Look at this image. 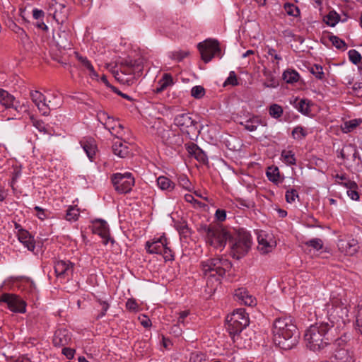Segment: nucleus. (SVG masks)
<instances>
[{
	"instance_id": "1",
	"label": "nucleus",
	"mask_w": 362,
	"mask_h": 362,
	"mask_svg": "<svg viewBox=\"0 0 362 362\" xmlns=\"http://www.w3.org/2000/svg\"><path fill=\"white\" fill-rule=\"evenodd\" d=\"M273 341L280 349L291 350L296 347L300 332L290 317H279L274 320L272 327Z\"/></svg>"
},
{
	"instance_id": "2",
	"label": "nucleus",
	"mask_w": 362,
	"mask_h": 362,
	"mask_svg": "<svg viewBox=\"0 0 362 362\" xmlns=\"http://www.w3.org/2000/svg\"><path fill=\"white\" fill-rule=\"evenodd\" d=\"M331 327L327 322L310 325L304 334L307 348L313 351H318L326 347L329 344L327 334Z\"/></svg>"
},
{
	"instance_id": "3",
	"label": "nucleus",
	"mask_w": 362,
	"mask_h": 362,
	"mask_svg": "<svg viewBox=\"0 0 362 362\" xmlns=\"http://www.w3.org/2000/svg\"><path fill=\"white\" fill-rule=\"evenodd\" d=\"M228 243L232 257L239 259L244 257L250 249L252 238L248 232L241 229L230 235Z\"/></svg>"
},
{
	"instance_id": "4",
	"label": "nucleus",
	"mask_w": 362,
	"mask_h": 362,
	"mask_svg": "<svg viewBox=\"0 0 362 362\" xmlns=\"http://www.w3.org/2000/svg\"><path fill=\"white\" fill-rule=\"evenodd\" d=\"M231 267L230 262L223 257L211 258L201 262L203 274L205 276L216 278V281H219Z\"/></svg>"
},
{
	"instance_id": "5",
	"label": "nucleus",
	"mask_w": 362,
	"mask_h": 362,
	"mask_svg": "<svg viewBox=\"0 0 362 362\" xmlns=\"http://www.w3.org/2000/svg\"><path fill=\"white\" fill-rule=\"evenodd\" d=\"M226 322V329L233 341L235 342L240 332L249 325L250 320L245 309L238 308L227 316Z\"/></svg>"
},
{
	"instance_id": "6",
	"label": "nucleus",
	"mask_w": 362,
	"mask_h": 362,
	"mask_svg": "<svg viewBox=\"0 0 362 362\" xmlns=\"http://www.w3.org/2000/svg\"><path fill=\"white\" fill-rule=\"evenodd\" d=\"M202 229L205 233L206 243L216 249L221 250L229 240L230 234L220 226L205 225Z\"/></svg>"
},
{
	"instance_id": "7",
	"label": "nucleus",
	"mask_w": 362,
	"mask_h": 362,
	"mask_svg": "<svg viewBox=\"0 0 362 362\" xmlns=\"http://www.w3.org/2000/svg\"><path fill=\"white\" fill-rule=\"evenodd\" d=\"M153 128L156 130L155 134L161 139L164 144L173 148L182 146L183 143L182 135L165 124L158 122L153 126Z\"/></svg>"
},
{
	"instance_id": "8",
	"label": "nucleus",
	"mask_w": 362,
	"mask_h": 362,
	"mask_svg": "<svg viewBox=\"0 0 362 362\" xmlns=\"http://www.w3.org/2000/svg\"><path fill=\"white\" fill-rule=\"evenodd\" d=\"M168 244L167 238L162 235L158 238H154L151 241H147L145 248L147 252L150 254L161 255L165 261L173 260V253Z\"/></svg>"
},
{
	"instance_id": "9",
	"label": "nucleus",
	"mask_w": 362,
	"mask_h": 362,
	"mask_svg": "<svg viewBox=\"0 0 362 362\" xmlns=\"http://www.w3.org/2000/svg\"><path fill=\"white\" fill-rule=\"evenodd\" d=\"M197 47L200 52L202 59L205 63L210 62L214 57L219 58L222 57L219 42L216 40H206L199 42Z\"/></svg>"
},
{
	"instance_id": "10",
	"label": "nucleus",
	"mask_w": 362,
	"mask_h": 362,
	"mask_svg": "<svg viewBox=\"0 0 362 362\" xmlns=\"http://www.w3.org/2000/svg\"><path fill=\"white\" fill-rule=\"evenodd\" d=\"M112 182L118 193L127 194L134 185V178L131 173H115L112 177Z\"/></svg>"
},
{
	"instance_id": "11",
	"label": "nucleus",
	"mask_w": 362,
	"mask_h": 362,
	"mask_svg": "<svg viewBox=\"0 0 362 362\" xmlns=\"http://www.w3.org/2000/svg\"><path fill=\"white\" fill-rule=\"evenodd\" d=\"M1 303H6L11 312L17 313L26 312V302L18 295L4 293L0 296Z\"/></svg>"
},
{
	"instance_id": "12",
	"label": "nucleus",
	"mask_w": 362,
	"mask_h": 362,
	"mask_svg": "<svg viewBox=\"0 0 362 362\" xmlns=\"http://www.w3.org/2000/svg\"><path fill=\"white\" fill-rule=\"evenodd\" d=\"M174 124L187 134H195L199 132L197 122L193 119L189 113H181L176 115L174 118Z\"/></svg>"
},
{
	"instance_id": "13",
	"label": "nucleus",
	"mask_w": 362,
	"mask_h": 362,
	"mask_svg": "<svg viewBox=\"0 0 362 362\" xmlns=\"http://www.w3.org/2000/svg\"><path fill=\"white\" fill-rule=\"evenodd\" d=\"M98 121L115 136L122 134L123 127L107 112L100 111L97 114Z\"/></svg>"
},
{
	"instance_id": "14",
	"label": "nucleus",
	"mask_w": 362,
	"mask_h": 362,
	"mask_svg": "<svg viewBox=\"0 0 362 362\" xmlns=\"http://www.w3.org/2000/svg\"><path fill=\"white\" fill-rule=\"evenodd\" d=\"M74 264L69 260H59L54 264V272L57 278L66 279L72 275Z\"/></svg>"
},
{
	"instance_id": "15",
	"label": "nucleus",
	"mask_w": 362,
	"mask_h": 362,
	"mask_svg": "<svg viewBox=\"0 0 362 362\" xmlns=\"http://www.w3.org/2000/svg\"><path fill=\"white\" fill-rule=\"evenodd\" d=\"M120 135L115 136L113 141L112 150L113 153L119 158H127L131 154L132 149L129 144L120 138Z\"/></svg>"
},
{
	"instance_id": "16",
	"label": "nucleus",
	"mask_w": 362,
	"mask_h": 362,
	"mask_svg": "<svg viewBox=\"0 0 362 362\" xmlns=\"http://www.w3.org/2000/svg\"><path fill=\"white\" fill-rule=\"evenodd\" d=\"M93 232L103 239V244L107 245L109 240L113 243L114 240L110 239V230L107 222L104 220H97L93 223Z\"/></svg>"
},
{
	"instance_id": "17",
	"label": "nucleus",
	"mask_w": 362,
	"mask_h": 362,
	"mask_svg": "<svg viewBox=\"0 0 362 362\" xmlns=\"http://www.w3.org/2000/svg\"><path fill=\"white\" fill-rule=\"evenodd\" d=\"M53 40L59 49H69L71 47V40L69 32L57 30L53 34Z\"/></svg>"
},
{
	"instance_id": "18",
	"label": "nucleus",
	"mask_w": 362,
	"mask_h": 362,
	"mask_svg": "<svg viewBox=\"0 0 362 362\" xmlns=\"http://www.w3.org/2000/svg\"><path fill=\"white\" fill-rule=\"evenodd\" d=\"M71 339V333L66 329H57L53 337V344L57 347L68 345Z\"/></svg>"
},
{
	"instance_id": "19",
	"label": "nucleus",
	"mask_w": 362,
	"mask_h": 362,
	"mask_svg": "<svg viewBox=\"0 0 362 362\" xmlns=\"http://www.w3.org/2000/svg\"><path fill=\"white\" fill-rule=\"evenodd\" d=\"M235 297L236 300L241 304L248 306H252L256 304L255 298L245 288L236 289L235 291Z\"/></svg>"
},
{
	"instance_id": "20",
	"label": "nucleus",
	"mask_w": 362,
	"mask_h": 362,
	"mask_svg": "<svg viewBox=\"0 0 362 362\" xmlns=\"http://www.w3.org/2000/svg\"><path fill=\"white\" fill-rule=\"evenodd\" d=\"M339 246L343 252L349 256L355 255L359 249L358 240L354 238L346 241L340 240Z\"/></svg>"
},
{
	"instance_id": "21",
	"label": "nucleus",
	"mask_w": 362,
	"mask_h": 362,
	"mask_svg": "<svg viewBox=\"0 0 362 362\" xmlns=\"http://www.w3.org/2000/svg\"><path fill=\"white\" fill-rule=\"evenodd\" d=\"M18 238L19 241L30 251H33L35 247L34 238L28 231L23 228L18 229Z\"/></svg>"
},
{
	"instance_id": "22",
	"label": "nucleus",
	"mask_w": 362,
	"mask_h": 362,
	"mask_svg": "<svg viewBox=\"0 0 362 362\" xmlns=\"http://www.w3.org/2000/svg\"><path fill=\"white\" fill-rule=\"evenodd\" d=\"M187 152L196 160L202 163H206L208 162V157L204 151L201 149L197 144L191 143L187 144L186 146Z\"/></svg>"
},
{
	"instance_id": "23",
	"label": "nucleus",
	"mask_w": 362,
	"mask_h": 362,
	"mask_svg": "<svg viewBox=\"0 0 362 362\" xmlns=\"http://www.w3.org/2000/svg\"><path fill=\"white\" fill-rule=\"evenodd\" d=\"M240 125L250 132L255 131L259 125L267 126V122L259 116H253L245 122H241Z\"/></svg>"
},
{
	"instance_id": "24",
	"label": "nucleus",
	"mask_w": 362,
	"mask_h": 362,
	"mask_svg": "<svg viewBox=\"0 0 362 362\" xmlns=\"http://www.w3.org/2000/svg\"><path fill=\"white\" fill-rule=\"evenodd\" d=\"M30 98L42 115L47 116V108L45 106V96L37 90H32L30 92Z\"/></svg>"
},
{
	"instance_id": "25",
	"label": "nucleus",
	"mask_w": 362,
	"mask_h": 362,
	"mask_svg": "<svg viewBox=\"0 0 362 362\" xmlns=\"http://www.w3.org/2000/svg\"><path fill=\"white\" fill-rule=\"evenodd\" d=\"M80 144L88 158L93 160L97 151L95 141L92 138H87L81 141Z\"/></svg>"
},
{
	"instance_id": "26",
	"label": "nucleus",
	"mask_w": 362,
	"mask_h": 362,
	"mask_svg": "<svg viewBox=\"0 0 362 362\" xmlns=\"http://www.w3.org/2000/svg\"><path fill=\"white\" fill-rule=\"evenodd\" d=\"M334 357L337 362H355L354 352L347 349L337 350Z\"/></svg>"
},
{
	"instance_id": "27",
	"label": "nucleus",
	"mask_w": 362,
	"mask_h": 362,
	"mask_svg": "<svg viewBox=\"0 0 362 362\" xmlns=\"http://www.w3.org/2000/svg\"><path fill=\"white\" fill-rule=\"evenodd\" d=\"M173 79L170 74H164L162 78L158 81L157 86L153 90L154 93H160L168 86L173 85Z\"/></svg>"
},
{
	"instance_id": "28",
	"label": "nucleus",
	"mask_w": 362,
	"mask_h": 362,
	"mask_svg": "<svg viewBox=\"0 0 362 362\" xmlns=\"http://www.w3.org/2000/svg\"><path fill=\"white\" fill-rule=\"evenodd\" d=\"M266 175L269 181L276 185L281 182L283 180L279 168L275 165L269 166L267 168Z\"/></svg>"
},
{
	"instance_id": "29",
	"label": "nucleus",
	"mask_w": 362,
	"mask_h": 362,
	"mask_svg": "<svg viewBox=\"0 0 362 362\" xmlns=\"http://www.w3.org/2000/svg\"><path fill=\"white\" fill-rule=\"evenodd\" d=\"M15 98L8 91L0 89V103L6 109H11L14 105Z\"/></svg>"
},
{
	"instance_id": "30",
	"label": "nucleus",
	"mask_w": 362,
	"mask_h": 362,
	"mask_svg": "<svg viewBox=\"0 0 362 362\" xmlns=\"http://www.w3.org/2000/svg\"><path fill=\"white\" fill-rule=\"evenodd\" d=\"M157 185L162 190L172 191L175 187V183L165 176L158 177Z\"/></svg>"
},
{
	"instance_id": "31",
	"label": "nucleus",
	"mask_w": 362,
	"mask_h": 362,
	"mask_svg": "<svg viewBox=\"0 0 362 362\" xmlns=\"http://www.w3.org/2000/svg\"><path fill=\"white\" fill-rule=\"evenodd\" d=\"M295 107L298 110V112L303 115H308L310 112V101L308 100L301 99L298 100V99H296L295 100Z\"/></svg>"
},
{
	"instance_id": "32",
	"label": "nucleus",
	"mask_w": 362,
	"mask_h": 362,
	"mask_svg": "<svg viewBox=\"0 0 362 362\" xmlns=\"http://www.w3.org/2000/svg\"><path fill=\"white\" fill-rule=\"evenodd\" d=\"M76 54L77 59L85 66L89 71V75L93 78L98 77V74L95 72L94 67L91 64L90 62L87 59L86 57H83L78 53Z\"/></svg>"
},
{
	"instance_id": "33",
	"label": "nucleus",
	"mask_w": 362,
	"mask_h": 362,
	"mask_svg": "<svg viewBox=\"0 0 362 362\" xmlns=\"http://www.w3.org/2000/svg\"><path fill=\"white\" fill-rule=\"evenodd\" d=\"M65 6L61 4H56L55 11L53 17L58 23H62L66 18V14L64 13Z\"/></svg>"
},
{
	"instance_id": "34",
	"label": "nucleus",
	"mask_w": 362,
	"mask_h": 362,
	"mask_svg": "<svg viewBox=\"0 0 362 362\" xmlns=\"http://www.w3.org/2000/svg\"><path fill=\"white\" fill-rule=\"evenodd\" d=\"M299 78V74L293 69H287L283 73V79L288 83L297 82Z\"/></svg>"
},
{
	"instance_id": "35",
	"label": "nucleus",
	"mask_w": 362,
	"mask_h": 362,
	"mask_svg": "<svg viewBox=\"0 0 362 362\" xmlns=\"http://www.w3.org/2000/svg\"><path fill=\"white\" fill-rule=\"evenodd\" d=\"M285 163L289 165H293L296 163L295 154L292 151L283 150L281 154Z\"/></svg>"
},
{
	"instance_id": "36",
	"label": "nucleus",
	"mask_w": 362,
	"mask_h": 362,
	"mask_svg": "<svg viewBox=\"0 0 362 362\" xmlns=\"http://www.w3.org/2000/svg\"><path fill=\"white\" fill-rule=\"evenodd\" d=\"M10 110L15 111L16 113H13V115L18 118L21 117V115L23 112H26L28 110L26 105L24 104L20 105L19 103L16 100L14 102V105H12Z\"/></svg>"
},
{
	"instance_id": "37",
	"label": "nucleus",
	"mask_w": 362,
	"mask_h": 362,
	"mask_svg": "<svg viewBox=\"0 0 362 362\" xmlns=\"http://www.w3.org/2000/svg\"><path fill=\"white\" fill-rule=\"evenodd\" d=\"M269 113L273 118L278 119L283 115V108L278 104H273L269 108Z\"/></svg>"
},
{
	"instance_id": "38",
	"label": "nucleus",
	"mask_w": 362,
	"mask_h": 362,
	"mask_svg": "<svg viewBox=\"0 0 362 362\" xmlns=\"http://www.w3.org/2000/svg\"><path fill=\"white\" fill-rule=\"evenodd\" d=\"M97 303L98 304V308H100V313L98 314V315L95 317L97 320L102 318L106 315L107 311L110 308V304L105 300H102L100 299H98L97 300Z\"/></svg>"
},
{
	"instance_id": "39",
	"label": "nucleus",
	"mask_w": 362,
	"mask_h": 362,
	"mask_svg": "<svg viewBox=\"0 0 362 362\" xmlns=\"http://www.w3.org/2000/svg\"><path fill=\"white\" fill-rule=\"evenodd\" d=\"M308 135L307 131L301 126L296 127L292 131V136L293 139L301 140Z\"/></svg>"
},
{
	"instance_id": "40",
	"label": "nucleus",
	"mask_w": 362,
	"mask_h": 362,
	"mask_svg": "<svg viewBox=\"0 0 362 362\" xmlns=\"http://www.w3.org/2000/svg\"><path fill=\"white\" fill-rule=\"evenodd\" d=\"M189 362H206V356L202 351H195L191 353Z\"/></svg>"
},
{
	"instance_id": "41",
	"label": "nucleus",
	"mask_w": 362,
	"mask_h": 362,
	"mask_svg": "<svg viewBox=\"0 0 362 362\" xmlns=\"http://www.w3.org/2000/svg\"><path fill=\"white\" fill-rule=\"evenodd\" d=\"M79 216V210L74 206H70L66 214V219L69 221H75Z\"/></svg>"
},
{
	"instance_id": "42",
	"label": "nucleus",
	"mask_w": 362,
	"mask_h": 362,
	"mask_svg": "<svg viewBox=\"0 0 362 362\" xmlns=\"http://www.w3.org/2000/svg\"><path fill=\"white\" fill-rule=\"evenodd\" d=\"M329 40L332 43V45L338 49H346V45L344 40L340 39L339 37L335 35H330Z\"/></svg>"
},
{
	"instance_id": "43",
	"label": "nucleus",
	"mask_w": 362,
	"mask_h": 362,
	"mask_svg": "<svg viewBox=\"0 0 362 362\" xmlns=\"http://www.w3.org/2000/svg\"><path fill=\"white\" fill-rule=\"evenodd\" d=\"M347 345V337L346 335L337 339L333 343V348L334 349V354L337 350L346 349Z\"/></svg>"
},
{
	"instance_id": "44",
	"label": "nucleus",
	"mask_w": 362,
	"mask_h": 362,
	"mask_svg": "<svg viewBox=\"0 0 362 362\" xmlns=\"http://www.w3.org/2000/svg\"><path fill=\"white\" fill-rule=\"evenodd\" d=\"M310 71L317 79L322 80L325 78L322 66L320 65L315 64L310 68Z\"/></svg>"
},
{
	"instance_id": "45",
	"label": "nucleus",
	"mask_w": 362,
	"mask_h": 362,
	"mask_svg": "<svg viewBox=\"0 0 362 362\" xmlns=\"http://www.w3.org/2000/svg\"><path fill=\"white\" fill-rule=\"evenodd\" d=\"M305 245L311 247L316 250H320L323 247V241L320 238H313L305 243Z\"/></svg>"
},
{
	"instance_id": "46",
	"label": "nucleus",
	"mask_w": 362,
	"mask_h": 362,
	"mask_svg": "<svg viewBox=\"0 0 362 362\" xmlns=\"http://www.w3.org/2000/svg\"><path fill=\"white\" fill-rule=\"evenodd\" d=\"M134 347L137 353H139L140 355H143L148 350L149 344L146 341H139L135 344Z\"/></svg>"
},
{
	"instance_id": "47",
	"label": "nucleus",
	"mask_w": 362,
	"mask_h": 362,
	"mask_svg": "<svg viewBox=\"0 0 362 362\" xmlns=\"http://www.w3.org/2000/svg\"><path fill=\"white\" fill-rule=\"evenodd\" d=\"M189 52L184 50H175L170 53V58L177 62H181L184 58L187 57Z\"/></svg>"
},
{
	"instance_id": "48",
	"label": "nucleus",
	"mask_w": 362,
	"mask_h": 362,
	"mask_svg": "<svg viewBox=\"0 0 362 362\" xmlns=\"http://www.w3.org/2000/svg\"><path fill=\"white\" fill-rule=\"evenodd\" d=\"M33 125L41 132H46L47 129L42 120L36 119L33 115L30 116Z\"/></svg>"
},
{
	"instance_id": "49",
	"label": "nucleus",
	"mask_w": 362,
	"mask_h": 362,
	"mask_svg": "<svg viewBox=\"0 0 362 362\" xmlns=\"http://www.w3.org/2000/svg\"><path fill=\"white\" fill-rule=\"evenodd\" d=\"M349 60L354 64H358L361 60V54L356 49H351L348 52Z\"/></svg>"
},
{
	"instance_id": "50",
	"label": "nucleus",
	"mask_w": 362,
	"mask_h": 362,
	"mask_svg": "<svg viewBox=\"0 0 362 362\" xmlns=\"http://www.w3.org/2000/svg\"><path fill=\"white\" fill-rule=\"evenodd\" d=\"M339 16L335 11H330L327 16V24L334 26L339 21Z\"/></svg>"
},
{
	"instance_id": "51",
	"label": "nucleus",
	"mask_w": 362,
	"mask_h": 362,
	"mask_svg": "<svg viewBox=\"0 0 362 362\" xmlns=\"http://www.w3.org/2000/svg\"><path fill=\"white\" fill-rule=\"evenodd\" d=\"M204 94L205 90L201 86H195L191 90L192 96L197 99L202 98Z\"/></svg>"
},
{
	"instance_id": "52",
	"label": "nucleus",
	"mask_w": 362,
	"mask_h": 362,
	"mask_svg": "<svg viewBox=\"0 0 362 362\" xmlns=\"http://www.w3.org/2000/svg\"><path fill=\"white\" fill-rule=\"evenodd\" d=\"M285 197L286 202L291 204L295 202L296 199H298V194L296 189H290L286 192Z\"/></svg>"
},
{
	"instance_id": "53",
	"label": "nucleus",
	"mask_w": 362,
	"mask_h": 362,
	"mask_svg": "<svg viewBox=\"0 0 362 362\" xmlns=\"http://www.w3.org/2000/svg\"><path fill=\"white\" fill-rule=\"evenodd\" d=\"M228 85H231L233 86H235L238 85L237 76L235 73V71H231L229 73L228 77L226 78L223 83V86H226Z\"/></svg>"
},
{
	"instance_id": "54",
	"label": "nucleus",
	"mask_w": 362,
	"mask_h": 362,
	"mask_svg": "<svg viewBox=\"0 0 362 362\" xmlns=\"http://www.w3.org/2000/svg\"><path fill=\"white\" fill-rule=\"evenodd\" d=\"M189 315V310H185L183 311H181L179 313V316L177 318V323L178 325H182L183 326H185L189 323V322L187 320V317Z\"/></svg>"
},
{
	"instance_id": "55",
	"label": "nucleus",
	"mask_w": 362,
	"mask_h": 362,
	"mask_svg": "<svg viewBox=\"0 0 362 362\" xmlns=\"http://www.w3.org/2000/svg\"><path fill=\"white\" fill-rule=\"evenodd\" d=\"M178 182L183 188L190 190L191 182L185 175H181L178 177Z\"/></svg>"
},
{
	"instance_id": "56",
	"label": "nucleus",
	"mask_w": 362,
	"mask_h": 362,
	"mask_svg": "<svg viewBox=\"0 0 362 362\" xmlns=\"http://www.w3.org/2000/svg\"><path fill=\"white\" fill-rule=\"evenodd\" d=\"M258 242L260 250L263 253H267L270 251L272 245L265 239L258 238Z\"/></svg>"
},
{
	"instance_id": "57",
	"label": "nucleus",
	"mask_w": 362,
	"mask_h": 362,
	"mask_svg": "<svg viewBox=\"0 0 362 362\" xmlns=\"http://www.w3.org/2000/svg\"><path fill=\"white\" fill-rule=\"evenodd\" d=\"M356 322L357 328L360 333L362 334V304L358 305Z\"/></svg>"
},
{
	"instance_id": "58",
	"label": "nucleus",
	"mask_w": 362,
	"mask_h": 362,
	"mask_svg": "<svg viewBox=\"0 0 362 362\" xmlns=\"http://www.w3.org/2000/svg\"><path fill=\"white\" fill-rule=\"evenodd\" d=\"M358 125V122L357 120H350L349 122H346L344 123V127L343 129L344 132H350L352 131L354 128H356Z\"/></svg>"
},
{
	"instance_id": "59",
	"label": "nucleus",
	"mask_w": 362,
	"mask_h": 362,
	"mask_svg": "<svg viewBox=\"0 0 362 362\" xmlns=\"http://www.w3.org/2000/svg\"><path fill=\"white\" fill-rule=\"evenodd\" d=\"M61 105V103L59 101L55 102L53 104L52 103L51 100L47 101L46 98H45V106L47 110V116L49 115L51 110L57 109Z\"/></svg>"
},
{
	"instance_id": "60",
	"label": "nucleus",
	"mask_w": 362,
	"mask_h": 362,
	"mask_svg": "<svg viewBox=\"0 0 362 362\" xmlns=\"http://www.w3.org/2000/svg\"><path fill=\"white\" fill-rule=\"evenodd\" d=\"M349 153H352V156L350 160L356 162L357 159L358 160H361L359 153L355 146L349 145Z\"/></svg>"
},
{
	"instance_id": "61",
	"label": "nucleus",
	"mask_w": 362,
	"mask_h": 362,
	"mask_svg": "<svg viewBox=\"0 0 362 362\" xmlns=\"http://www.w3.org/2000/svg\"><path fill=\"white\" fill-rule=\"evenodd\" d=\"M285 10L286 13L293 16H296L298 13L299 12L297 7H296L293 4H287L285 5Z\"/></svg>"
},
{
	"instance_id": "62",
	"label": "nucleus",
	"mask_w": 362,
	"mask_h": 362,
	"mask_svg": "<svg viewBox=\"0 0 362 362\" xmlns=\"http://www.w3.org/2000/svg\"><path fill=\"white\" fill-rule=\"evenodd\" d=\"M126 308L130 311H136L138 309V304L134 299L129 298L126 303Z\"/></svg>"
},
{
	"instance_id": "63",
	"label": "nucleus",
	"mask_w": 362,
	"mask_h": 362,
	"mask_svg": "<svg viewBox=\"0 0 362 362\" xmlns=\"http://www.w3.org/2000/svg\"><path fill=\"white\" fill-rule=\"evenodd\" d=\"M340 155H341V157L343 160H351V156H352V153H349V145L348 146H344L341 152H340Z\"/></svg>"
},
{
	"instance_id": "64",
	"label": "nucleus",
	"mask_w": 362,
	"mask_h": 362,
	"mask_svg": "<svg viewBox=\"0 0 362 362\" xmlns=\"http://www.w3.org/2000/svg\"><path fill=\"white\" fill-rule=\"evenodd\" d=\"M216 218L219 221H223L226 218V211L223 209H217L215 214Z\"/></svg>"
}]
</instances>
